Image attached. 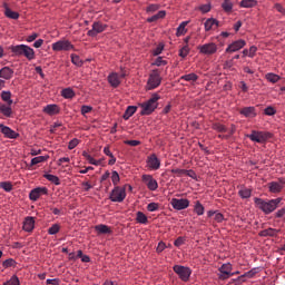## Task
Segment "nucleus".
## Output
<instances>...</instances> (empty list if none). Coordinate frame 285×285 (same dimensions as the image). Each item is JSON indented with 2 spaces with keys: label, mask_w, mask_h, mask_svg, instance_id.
<instances>
[{
  "label": "nucleus",
  "mask_w": 285,
  "mask_h": 285,
  "mask_svg": "<svg viewBox=\"0 0 285 285\" xmlns=\"http://www.w3.org/2000/svg\"><path fill=\"white\" fill-rule=\"evenodd\" d=\"M281 202H282V198H275V199H268V200H265L263 198H254V203L257 206V208L266 215L272 214L277 208H279Z\"/></svg>",
  "instance_id": "nucleus-1"
},
{
  "label": "nucleus",
  "mask_w": 285,
  "mask_h": 285,
  "mask_svg": "<svg viewBox=\"0 0 285 285\" xmlns=\"http://www.w3.org/2000/svg\"><path fill=\"white\" fill-rule=\"evenodd\" d=\"M161 97L159 94L155 92L151 95L149 100L140 102V115L141 116H149L155 112L156 108L158 107V101Z\"/></svg>",
  "instance_id": "nucleus-2"
},
{
  "label": "nucleus",
  "mask_w": 285,
  "mask_h": 285,
  "mask_svg": "<svg viewBox=\"0 0 285 285\" xmlns=\"http://www.w3.org/2000/svg\"><path fill=\"white\" fill-rule=\"evenodd\" d=\"M10 50L16 53L17 57H24L29 61L36 59V51L33 48L27 46V45H17L11 46Z\"/></svg>",
  "instance_id": "nucleus-3"
},
{
  "label": "nucleus",
  "mask_w": 285,
  "mask_h": 285,
  "mask_svg": "<svg viewBox=\"0 0 285 285\" xmlns=\"http://www.w3.org/2000/svg\"><path fill=\"white\" fill-rule=\"evenodd\" d=\"M246 137L248 139H250L252 141L264 144L268 139L273 138V134L267 132V131H256V130H253L252 134L246 135Z\"/></svg>",
  "instance_id": "nucleus-4"
},
{
  "label": "nucleus",
  "mask_w": 285,
  "mask_h": 285,
  "mask_svg": "<svg viewBox=\"0 0 285 285\" xmlns=\"http://www.w3.org/2000/svg\"><path fill=\"white\" fill-rule=\"evenodd\" d=\"M126 196V187L116 186L110 193L109 200L112 203H124Z\"/></svg>",
  "instance_id": "nucleus-5"
},
{
  "label": "nucleus",
  "mask_w": 285,
  "mask_h": 285,
  "mask_svg": "<svg viewBox=\"0 0 285 285\" xmlns=\"http://www.w3.org/2000/svg\"><path fill=\"white\" fill-rule=\"evenodd\" d=\"M174 273L179 276L181 282H189L193 271L189 267H185L176 264L174 266Z\"/></svg>",
  "instance_id": "nucleus-6"
},
{
  "label": "nucleus",
  "mask_w": 285,
  "mask_h": 285,
  "mask_svg": "<svg viewBox=\"0 0 285 285\" xmlns=\"http://www.w3.org/2000/svg\"><path fill=\"white\" fill-rule=\"evenodd\" d=\"M53 51H70L75 50V46L68 41V39H60L59 41L52 43Z\"/></svg>",
  "instance_id": "nucleus-7"
},
{
  "label": "nucleus",
  "mask_w": 285,
  "mask_h": 285,
  "mask_svg": "<svg viewBox=\"0 0 285 285\" xmlns=\"http://www.w3.org/2000/svg\"><path fill=\"white\" fill-rule=\"evenodd\" d=\"M127 76L126 71L121 70L120 73L111 72L108 76V81L112 88H118L121 85V79Z\"/></svg>",
  "instance_id": "nucleus-8"
},
{
  "label": "nucleus",
  "mask_w": 285,
  "mask_h": 285,
  "mask_svg": "<svg viewBox=\"0 0 285 285\" xmlns=\"http://www.w3.org/2000/svg\"><path fill=\"white\" fill-rule=\"evenodd\" d=\"M161 85V76L159 73L158 70H154L150 75H149V79H148V89L153 90L155 88H158Z\"/></svg>",
  "instance_id": "nucleus-9"
},
{
  "label": "nucleus",
  "mask_w": 285,
  "mask_h": 285,
  "mask_svg": "<svg viewBox=\"0 0 285 285\" xmlns=\"http://www.w3.org/2000/svg\"><path fill=\"white\" fill-rule=\"evenodd\" d=\"M107 30V24L101 23V21H94L92 29L88 30L87 35L90 38H96L99 33Z\"/></svg>",
  "instance_id": "nucleus-10"
},
{
  "label": "nucleus",
  "mask_w": 285,
  "mask_h": 285,
  "mask_svg": "<svg viewBox=\"0 0 285 285\" xmlns=\"http://www.w3.org/2000/svg\"><path fill=\"white\" fill-rule=\"evenodd\" d=\"M141 181L148 187L149 191H156L158 188V181L150 174H144Z\"/></svg>",
  "instance_id": "nucleus-11"
},
{
  "label": "nucleus",
  "mask_w": 285,
  "mask_h": 285,
  "mask_svg": "<svg viewBox=\"0 0 285 285\" xmlns=\"http://www.w3.org/2000/svg\"><path fill=\"white\" fill-rule=\"evenodd\" d=\"M170 204L175 210H185L190 205V200L186 198H173Z\"/></svg>",
  "instance_id": "nucleus-12"
},
{
  "label": "nucleus",
  "mask_w": 285,
  "mask_h": 285,
  "mask_svg": "<svg viewBox=\"0 0 285 285\" xmlns=\"http://www.w3.org/2000/svg\"><path fill=\"white\" fill-rule=\"evenodd\" d=\"M285 185V179L284 178H279V181H271L268 183V190L272 194H279Z\"/></svg>",
  "instance_id": "nucleus-13"
},
{
  "label": "nucleus",
  "mask_w": 285,
  "mask_h": 285,
  "mask_svg": "<svg viewBox=\"0 0 285 285\" xmlns=\"http://www.w3.org/2000/svg\"><path fill=\"white\" fill-rule=\"evenodd\" d=\"M147 167L153 170H157L161 167V161L156 154H151L147 158Z\"/></svg>",
  "instance_id": "nucleus-14"
},
{
  "label": "nucleus",
  "mask_w": 285,
  "mask_h": 285,
  "mask_svg": "<svg viewBox=\"0 0 285 285\" xmlns=\"http://www.w3.org/2000/svg\"><path fill=\"white\" fill-rule=\"evenodd\" d=\"M197 49L199 50L200 53L213 55L217 52V45L214 42L205 43L203 46H198Z\"/></svg>",
  "instance_id": "nucleus-15"
},
{
  "label": "nucleus",
  "mask_w": 285,
  "mask_h": 285,
  "mask_svg": "<svg viewBox=\"0 0 285 285\" xmlns=\"http://www.w3.org/2000/svg\"><path fill=\"white\" fill-rule=\"evenodd\" d=\"M0 131L4 135V138L8 139H17L20 137V134L13 131L12 128L4 126L3 124H0Z\"/></svg>",
  "instance_id": "nucleus-16"
},
{
  "label": "nucleus",
  "mask_w": 285,
  "mask_h": 285,
  "mask_svg": "<svg viewBox=\"0 0 285 285\" xmlns=\"http://www.w3.org/2000/svg\"><path fill=\"white\" fill-rule=\"evenodd\" d=\"M244 47H246V41H244V39H238L237 41L227 46L226 52L233 53L242 50Z\"/></svg>",
  "instance_id": "nucleus-17"
},
{
  "label": "nucleus",
  "mask_w": 285,
  "mask_h": 285,
  "mask_svg": "<svg viewBox=\"0 0 285 285\" xmlns=\"http://www.w3.org/2000/svg\"><path fill=\"white\" fill-rule=\"evenodd\" d=\"M47 194H48L47 187H38L30 191L29 197H30V200L37 202L39 199V197H41L42 195H47Z\"/></svg>",
  "instance_id": "nucleus-18"
},
{
  "label": "nucleus",
  "mask_w": 285,
  "mask_h": 285,
  "mask_svg": "<svg viewBox=\"0 0 285 285\" xmlns=\"http://www.w3.org/2000/svg\"><path fill=\"white\" fill-rule=\"evenodd\" d=\"M13 116L12 105H0V119L3 117L11 118Z\"/></svg>",
  "instance_id": "nucleus-19"
},
{
  "label": "nucleus",
  "mask_w": 285,
  "mask_h": 285,
  "mask_svg": "<svg viewBox=\"0 0 285 285\" xmlns=\"http://www.w3.org/2000/svg\"><path fill=\"white\" fill-rule=\"evenodd\" d=\"M36 226V220L33 217H26L23 225H22V229L26 232H32L35 229Z\"/></svg>",
  "instance_id": "nucleus-20"
},
{
  "label": "nucleus",
  "mask_w": 285,
  "mask_h": 285,
  "mask_svg": "<svg viewBox=\"0 0 285 285\" xmlns=\"http://www.w3.org/2000/svg\"><path fill=\"white\" fill-rule=\"evenodd\" d=\"M219 26V21L214 18H209L205 21V31L216 30Z\"/></svg>",
  "instance_id": "nucleus-21"
},
{
  "label": "nucleus",
  "mask_w": 285,
  "mask_h": 285,
  "mask_svg": "<svg viewBox=\"0 0 285 285\" xmlns=\"http://www.w3.org/2000/svg\"><path fill=\"white\" fill-rule=\"evenodd\" d=\"M3 7L6 17L10 18L11 20H19L20 13H18V11H12L6 2L3 3Z\"/></svg>",
  "instance_id": "nucleus-22"
},
{
  "label": "nucleus",
  "mask_w": 285,
  "mask_h": 285,
  "mask_svg": "<svg viewBox=\"0 0 285 285\" xmlns=\"http://www.w3.org/2000/svg\"><path fill=\"white\" fill-rule=\"evenodd\" d=\"M279 232L281 230L278 229H273V227H268L267 229L259 232V237H277Z\"/></svg>",
  "instance_id": "nucleus-23"
},
{
  "label": "nucleus",
  "mask_w": 285,
  "mask_h": 285,
  "mask_svg": "<svg viewBox=\"0 0 285 285\" xmlns=\"http://www.w3.org/2000/svg\"><path fill=\"white\" fill-rule=\"evenodd\" d=\"M259 272V268H252L248 272H245L242 276L236 278V283H242L244 282V277H248V278H253L254 276H256Z\"/></svg>",
  "instance_id": "nucleus-24"
},
{
  "label": "nucleus",
  "mask_w": 285,
  "mask_h": 285,
  "mask_svg": "<svg viewBox=\"0 0 285 285\" xmlns=\"http://www.w3.org/2000/svg\"><path fill=\"white\" fill-rule=\"evenodd\" d=\"M43 112H46L49 116H55V115H58L60 112V108L57 105H47L43 108Z\"/></svg>",
  "instance_id": "nucleus-25"
},
{
  "label": "nucleus",
  "mask_w": 285,
  "mask_h": 285,
  "mask_svg": "<svg viewBox=\"0 0 285 285\" xmlns=\"http://www.w3.org/2000/svg\"><path fill=\"white\" fill-rule=\"evenodd\" d=\"M12 77H13V70L10 69V67L8 66L2 67V69L0 70V78L10 80Z\"/></svg>",
  "instance_id": "nucleus-26"
},
{
  "label": "nucleus",
  "mask_w": 285,
  "mask_h": 285,
  "mask_svg": "<svg viewBox=\"0 0 285 285\" xmlns=\"http://www.w3.org/2000/svg\"><path fill=\"white\" fill-rule=\"evenodd\" d=\"M95 230L98 233V235H110V233H112L110 227L104 224L96 225Z\"/></svg>",
  "instance_id": "nucleus-27"
},
{
  "label": "nucleus",
  "mask_w": 285,
  "mask_h": 285,
  "mask_svg": "<svg viewBox=\"0 0 285 285\" xmlns=\"http://www.w3.org/2000/svg\"><path fill=\"white\" fill-rule=\"evenodd\" d=\"M240 114L244 115L245 117H249V118L257 116L255 107H244L240 110Z\"/></svg>",
  "instance_id": "nucleus-28"
},
{
  "label": "nucleus",
  "mask_w": 285,
  "mask_h": 285,
  "mask_svg": "<svg viewBox=\"0 0 285 285\" xmlns=\"http://www.w3.org/2000/svg\"><path fill=\"white\" fill-rule=\"evenodd\" d=\"M220 274L230 275L234 276L235 273H233V266L230 263L223 264L219 268Z\"/></svg>",
  "instance_id": "nucleus-29"
},
{
  "label": "nucleus",
  "mask_w": 285,
  "mask_h": 285,
  "mask_svg": "<svg viewBox=\"0 0 285 285\" xmlns=\"http://www.w3.org/2000/svg\"><path fill=\"white\" fill-rule=\"evenodd\" d=\"M49 159V156H36V158L31 159L30 168L33 166H37L39 164H43V161H47Z\"/></svg>",
  "instance_id": "nucleus-30"
},
{
  "label": "nucleus",
  "mask_w": 285,
  "mask_h": 285,
  "mask_svg": "<svg viewBox=\"0 0 285 285\" xmlns=\"http://www.w3.org/2000/svg\"><path fill=\"white\" fill-rule=\"evenodd\" d=\"M138 110V107L129 106L125 110V115L122 116L125 120H129V118L135 115Z\"/></svg>",
  "instance_id": "nucleus-31"
},
{
  "label": "nucleus",
  "mask_w": 285,
  "mask_h": 285,
  "mask_svg": "<svg viewBox=\"0 0 285 285\" xmlns=\"http://www.w3.org/2000/svg\"><path fill=\"white\" fill-rule=\"evenodd\" d=\"M1 99L2 101L7 102L8 105H12L13 100H12V92L11 91H1Z\"/></svg>",
  "instance_id": "nucleus-32"
},
{
  "label": "nucleus",
  "mask_w": 285,
  "mask_h": 285,
  "mask_svg": "<svg viewBox=\"0 0 285 285\" xmlns=\"http://www.w3.org/2000/svg\"><path fill=\"white\" fill-rule=\"evenodd\" d=\"M189 23V21H181L179 27L177 28L176 37L179 38L180 36L186 35L187 29L186 26Z\"/></svg>",
  "instance_id": "nucleus-33"
},
{
  "label": "nucleus",
  "mask_w": 285,
  "mask_h": 285,
  "mask_svg": "<svg viewBox=\"0 0 285 285\" xmlns=\"http://www.w3.org/2000/svg\"><path fill=\"white\" fill-rule=\"evenodd\" d=\"M238 195L242 197V199H249L252 196V189L243 187L238 190Z\"/></svg>",
  "instance_id": "nucleus-34"
},
{
  "label": "nucleus",
  "mask_w": 285,
  "mask_h": 285,
  "mask_svg": "<svg viewBox=\"0 0 285 285\" xmlns=\"http://www.w3.org/2000/svg\"><path fill=\"white\" fill-rule=\"evenodd\" d=\"M43 177L47 178L48 181L55 184L56 186L60 185L59 177L53 176L52 174H43Z\"/></svg>",
  "instance_id": "nucleus-35"
},
{
  "label": "nucleus",
  "mask_w": 285,
  "mask_h": 285,
  "mask_svg": "<svg viewBox=\"0 0 285 285\" xmlns=\"http://www.w3.org/2000/svg\"><path fill=\"white\" fill-rule=\"evenodd\" d=\"M257 6V0H242L240 7L242 8H254Z\"/></svg>",
  "instance_id": "nucleus-36"
},
{
  "label": "nucleus",
  "mask_w": 285,
  "mask_h": 285,
  "mask_svg": "<svg viewBox=\"0 0 285 285\" xmlns=\"http://www.w3.org/2000/svg\"><path fill=\"white\" fill-rule=\"evenodd\" d=\"M71 62L77 67H82L83 60H81L80 56L71 53L70 55Z\"/></svg>",
  "instance_id": "nucleus-37"
},
{
  "label": "nucleus",
  "mask_w": 285,
  "mask_h": 285,
  "mask_svg": "<svg viewBox=\"0 0 285 285\" xmlns=\"http://www.w3.org/2000/svg\"><path fill=\"white\" fill-rule=\"evenodd\" d=\"M180 80L196 81V80H198V75H196L194 72L183 75V76H180Z\"/></svg>",
  "instance_id": "nucleus-38"
},
{
  "label": "nucleus",
  "mask_w": 285,
  "mask_h": 285,
  "mask_svg": "<svg viewBox=\"0 0 285 285\" xmlns=\"http://www.w3.org/2000/svg\"><path fill=\"white\" fill-rule=\"evenodd\" d=\"M212 129L217 131V132H226L227 131V128L225 125L223 124H219V122H215L212 125Z\"/></svg>",
  "instance_id": "nucleus-39"
},
{
  "label": "nucleus",
  "mask_w": 285,
  "mask_h": 285,
  "mask_svg": "<svg viewBox=\"0 0 285 285\" xmlns=\"http://www.w3.org/2000/svg\"><path fill=\"white\" fill-rule=\"evenodd\" d=\"M136 222L139 223V224H147L148 223V218H147V216L144 213L138 212L136 214Z\"/></svg>",
  "instance_id": "nucleus-40"
},
{
  "label": "nucleus",
  "mask_w": 285,
  "mask_h": 285,
  "mask_svg": "<svg viewBox=\"0 0 285 285\" xmlns=\"http://www.w3.org/2000/svg\"><path fill=\"white\" fill-rule=\"evenodd\" d=\"M266 79H267L268 81H271V83H277L281 78H279V75H276V73H273V72H268V73L266 75Z\"/></svg>",
  "instance_id": "nucleus-41"
},
{
  "label": "nucleus",
  "mask_w": 285,
  "mask_h": 285,
  "mask_svg": "<svg viewBox=\"0 0 285 285\" xmlns=\"http://www.w3.org/2000/svg\"><path fill=\"white\" fill-rule=\"evenodd\" d=\"M0 188H2V190H4L6 193H11L12 184L11 181H0Z\"/></svg>",
  "instance_id": "nucleus-42"
},
{
  "label": "nucleus",
  "mask_w": 285,
  "mask_h": 285,
  "mask_svg": "<svg viewBox=\"0 0 285 285\" xmlns=\"http://www.w3.org/2000/svg\"><path fill=\"white\" fill-rule=\"evenodd\" d=\"M222 8L225 12L230 13L233 11V4L230 0H224Z\"/></svg>",
  "instance_id": "nucleus-43"
},
{
  "label": "nucleus",
  "mask_w": 285,
  "mask_h": 285,
  "mask_svg": "<svg viewBox=\"0 0 285 285\" xmlns=\"http://www.w3.org/2000/svg\"><path fill=\"white\" fill-rule=\"evenodd\" d=\"M59 230H60V225L53 224L51 227H49L48 235H50V236L58 235Z\"/></svg>",
  "instance_id": "nucleus-44"
},
{
  "label": "nucleus",
  "mask_w": 285,
  "mask_h": 285,
  "mask_svg": "<svg viewBox=\"0 0 285 285\" xmlns=\"http://www.w3.org/2000/svg\"><path fill=\"white\" fill-rule=\"evenodd\" d=\"M62 97L66 99H71L75 97V92L71 88L62 89Z\"/></svg>",
  "instance_id": "nucleus-45"
},
{
  "label": "nucleus",
  "mask_w": 285,
  "mask_h": 285,
  "mask_svg": "<svg viewBox=\"0 0 285 285\" xmlns=\"http://www.w3.org/2000/svg\"><path fill=\"white\" fill-rule=\"evenodd\" d=\"M82 156L88 160L90 165L99 166V161L94 159L92 156H90L87 151H83Z\"/></svg>",
  "instance_id": "nucleus-46"
},
{
  "label": "nucleus",
  "mask_w": 285,
  "mask_h": 285,
  "mask_svg": "<svg viewBox=\"0 0 285 285\" xmlns=\"http://www.w3.org/2000/svg\"><path fill=\"white\" fill-rule=\"evenodd\" d=\"M195 213H196L198 216H202V215L205 213V207L200 204L199 200H196Z\"/></svg>",
  "instance_id": "nucleus-47"
},
{
  "label": "nucleus",
  "mask_w": 285,
  "mask_h": 285,
  "mask_svg": "<svg viewBox=\"0 0 285 285\" xmlns=\"http://www.w3.org/2000/svg\"><path fill=\"white\" fill-rule=\"evenodd\" d=\"M111 183H112V185L116 186V187H117V185L120 183L119 173L116 171V170H114V171L111 173Z\"/></svg>",
  "instance_id": "nucleus-48"
},
{
  "label": "nucleus",
  "mask_w": 285,
  "mask_h": 285,
  "mask_svg": "<svg viewBox=\"0 0 285 285\" xmlns=\"http://www.w3.org/2000/svg\"><path fill=\"white\" fill-rule=\"evenodd\" d=\"M190 52V48L188 45H185L180 48V51H179V57L180 58H186L188 56V53Z\"/></svg>",
  "instance_id": "nucleus-49"
},
{
  "label": "nucleus",
  "mask_w": 285,
  "mask_h": 285,
  "mask_svg": "<svg viewBox=\"0 0 285 285\" xmlns=\"http://www.w3.org/2000/svg\"><path fill=\"white\" fill-rule=\"evenodd\" d=\"M3 285H20V279L17 276H12L9 281L4 282Z\"/></svg>",
  "instance_id": "nucleus-50"
},
{
  "label": "nucleus",
  "mask_w": 285,
  "mask_h": 285,
  "mask_svg": "<svg viewBox=\"0 0 285 285\" xmlns=\"http://www.w3.org/2000/svg\"><path fill=\"white\" fill-rule=\"evenodd\" d=\"M159 208H160V205L157 204V203H150V204L147 206V210L150 212V213L158 212Z\"/></svg>",
  "instance_id": "nucleus-51"
},
{
  "label": "nucleus",
  "mask_w": 285,
  "mask_h": 285,
  "mask_svg": "<svg viewBox=\"0 0 285 285\" xmlns=\"http://www.w3.org/2000/svg\"><path fill=\"white\" fill-rule=\"evenodd\" d=\"M168 61L163 60V57H157L156 61L153 63V66L156 67H163V66H167Z\"/></svg>",
  "instance_id": "nucleus-52"
},
{
  "label": "nucleus",
  "mask_w": 285,
  "mask_h": 285,
  "mask_svg": "<svg viewBox=\"0 0 285 285\" xmlns=\"http://www.w3.org/2000/svg\"><path fill=\"white\" fill-rule=\"evenodd\" d=\"M16 264L17 262L14 259L9 258L2 263V266L8 268V267H13Z\"/></svg>",
  "instance_id": "nucleus-53"
},
{
  "label": "nucleus",
  "mask_w": 285,
  "mask_h": 285,
  "mask_svg": "<svg viewBox=\"0 0 285 285\" xmlns=\"http://www.w3.org/2000/svg\"><path fill=\"white\" fill-rule=\"evenodd\" d=\"M159 8H160V6H158V4H149V7H147L146 12L147 13H154V12L158 11Z\"/></svg>",
  "instance_id": "nucleus-54"
},
{
  "label": "nucleus",
  "mask_w": 285,
  "mask_h": 285,
  "mask_svg": "<svg viewBox=\"0 0 285 285\" xmlns=\"http://www.w3.org/2000/svg\"><path fill=\"white\" fill-rule=\"evenodd\" d=\"M125 145L130 146V147H138V146H140V141L139 140H125Z\"/></svg>",
  "instance_id": "nucleus-55"
},
{
  "label": "nucleus",
  "mask_w": 285,
  "mask_h": 285,
  "mask_svg": "<svg viewBox=\"0 0 285 285\" xmlns=\"http://www.w3.org/2000/svg\"><path fill=\"white\" fill-rule=\"evenodd\" d=\"M185 242H186V239L183 238V236H179V238H177V239L174 242V246H175V247H180V246L185 245Z\"/></svg>",
  "instance_id": "nucleus-56"
},
{
  "label": "nucleus",
  "mask_w": 285,
  "mask_h": 285,
  "mask_svg": "<svg viewBox=\"0 0 285 285\" xmlns=\"http://www.w3.org/2000/svg\"><path fill=\"white\" fill-rule=\"evenodd\" d=\"M265 115L267 116H274L277 110L275 108H273L272 106L267 107L265 110H264Z\"/></svg>",
  "instance_id": "nucleus-57"
},
{
  "label": "nucleus",
  "mask_w": 285,
  "mask_h": 285,
  "mask_svg": "<svg viewBox=\"0 0 285 285\" xmlns=\"http://www.w3.org/2000/svg\"><path fill=\"white\" fill-rule=\"evenodd\" d=\"M78 144H79L78 138H72V140H70V142H69V145H68V148H69L70 150H72V149H75V148L78 146Z\"/></svg>",
  "instance_id": "nucleus-58"
},
{
  "label": "nucleus",
  "mask_w": 285,
  "mask_h": 285,
  "mask_svg": "<svg viewBox=\"0 0 285 285\" xmlns=\"http://www.w3.org/2000/svg\"><path fill=\"white\" fill-rule=\"evenodd\" d=\"M163 50H164V45L159 43V45L154 49V56H155V57H158V55H160Z\"/></svg>",
  "instance_id": "nucleus-59"
},
{
  "label": "nucleus",
  "mask_w": 285,
  "mask_h": 285,
  "mask_svg": "<svg viewBox=\"0 0 285 285\" xmlns=\"http://www.w3.org/2000/svg\"><path fill=\"white\" fill-rule=\"evenodd\" d=\"M92 111V107L90 106H82L81 107V115L86 116L87 114H90Z\"/></svg>",
  "instance_id": "nucleus-60"
},
{
  "label": "nucleus",
  "mask_w": 285,
  "mask_h": 285,
  "mask_svg": "<svg viewBox=\"0 0 285 285\" xmlns=\"http://www.w3.org/2000/svg\"><path fill=\"white\" fill-rule=\"evenodd\" d=\"M256 53H257V47L256 46H252L249 48V51H248V57L249 58H254L256 56Z\"/></svg>",
  "instance_id": "nucleus-61"
},
{
  "label": "nucleus",
  "mask_w": 285,
  "mask_h": 285,
  "mask_svg": "<svg viewBox=\"0 0 285 285\" xmlns=\"http://www.w3.org/2000/svg\"><path fill=\"white\" fill-rule=\"evenodd\" d=\"M275 10L279 13H282L283 16H285V8L283 6H281L279 3L275 4Z\"/></svg>",
  "instance_id": "nucleus-62"
},
{
  "label": "nucleus",
  "mask_w": 285,
  "mask_h": 285,
  "mask_svg": "<svg viewBox=\"0 0 285 285\" xmlns=\"http://www.w3.org/2000/svg\"><path fill=\"white\" fill-rule=\"evenodd\" d=\"M199 10H200L203 13H208V12L210 11V6H209V4L200 6V7H199Z\"/></svg>",
  "instance_id": "nucleus-63"
},
{
  "label": "nucleus",
  "mask_w": 285,
  "mask_h": 285,
  "mask_svg": "<svg viewBox=\"0 0 285 285\" xmlns=\"http://www.w3.org/2000/svg\"><path fill=\"white\" fill-rule=\"evenodd\" d=\"M285 215V208H281L276 212L275 217L276 218H283Z\"/></svg>",
  "instance_id": "nucleus-64"
}]
</instances>
